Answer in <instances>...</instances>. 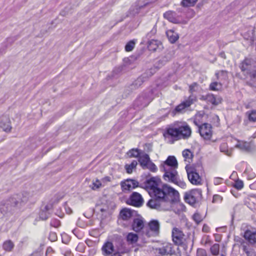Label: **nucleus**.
<instances>
[{"label": "nucleus", "mask_w": 256, "mask_h": 256, "mask_svg": "<svg viewBox=\"0 0 256 256\" xmlns=\"http://www.w3.org/2000/svg\"><path fill=\"white\" fill-rule=\"evenodd\" d=\"M223 179L220 178H215L214 180V183L215 185H218L222 183Z\"/></svg>", "instance_id": "nucleus-54"}, {"label": "nucleus", "mask_w": 256, "mask_h": 256, "mask_svg": "<svg viewBox=\"0 0 256 256\" xmlns=\"http://www.w3.org/2000/svg\"><path fill=\"white\" fill-rule=\"evenodd\" d=\"M135 46V42L134 40H130L128 42L125 46V50L126 52L132 51Z\"/></svg>", "instance_id": "nucleus-41"}, {"label": "nucleus", "mask_w": 256, "mask_h": 256, "mask_svg": "<svg viewBox=\"0 0 256 256\" xmlns=\"http://www.w3.org/2000/svg\"><path fill=\"white\" fill-rule=\"evenodd\" d=\"M236 147L239 148L242 150H245L246 152H248L250 150V146L248 144L246 143L242 144H238L236 145Z\"/></svg>", "instance_id": "nucleus-42"}, {"label": "nucleus", "mask_w": 256, "mask_h": 256, "mask_svg": "<svg viewBox=\"0 0 256 256\" xmlns=\"http://www.w3.org/2000/svg\"><path fill=\"white\" fill-rule=\"evenodd\" d=\"M156 28H154L151 31L148 33V34H146V38L148 39L152 37V36H154L156 34Z\"/></svg>", "instance_id": "nucleus-53"}, {"label": "nucleus", "mask_w": 256, "mask_h": 256, "mask_svg": "<svg viewBox=\"0 0 256 256\" xmlns=\"http://www.w3.org/2000/svg\"><path fill=\"white\" fill-rule=\"evenodd\" d=\"M216 96L212 94H208L205 96L204 100L214 105Z\"/></svg>", "instance_id": "nucleus-46"}, {"label": "nucleus", "mask_w": 256, "mask_h": 256, "mask_svg": "<svg viewBox=\"0 0 256 256\" xmlns=\"http://www.w3.org/2000/svg\"><path fill=\"white\" fill-rule=\"evenodd\" d=\"M138 164V162L136 160H133L130 164H126L124 166V168L126 170V172L128 174L132 173L133 170L136 168V166Z\"/></svg>", "instance_id": "nucleus-32"}, {"label": "nucleus", "mask_w": 256, "mask_h": 256, "mask_svg": "<svg viewBox=\"0 0 256 256\" xmlns=\"http://www.w3.org/2000/svg\"><path fill=\"white\" fill-rule=\"evenodd\" d=\"M146 74H144L142 76L138 77L132 84V88H137L140 86L144 82V78L146 77Z\"/></svg>", "instance_id": "nucleus-33"}, {"label": "nucleus", "mask_w": 256, "mask_h": 256, "mask_svg": "<svg viewBox=\"0 0 256 256\" xmlns=\"http://www.w3.org/2000/svg\"><path fill=\"white\" fill-rule=\"evenodd\" d=\"M219 198V196L218 195H214L213 197V202H214V200H216V199H217V198Z\"/></svg>", "instance_id": "nucleus-60"}, {"label": "nucleus", "mask_w": 256, "mask_h": 256, "mask_svg": "<svg viewBox=\"0 0 256 256\" xmlns=\"http://www.w3.org/2000/svg\"><path fill=\"white\" fill-rule=\"evenodd\" d=\"M150 92L142 94L135 100L134 105L139 108H143L148 105L152 100Z\"/></svg>", "instance_id": "nucleus-11"}, {"label": "nucleus", "mask_w": 256, "mask_h": 256, "mask_svg": "<svg viewBox=\"0 0 256 256\" xmlns=\"http://www.w3.org/2000/svg\"><path fill=\"white\" fill-rule=\"evenodd\" d=\"M160 180L158 177H152L146 179L144 182L140 183V187L146 190H150L154 196L158 198H164V192H174L176 194L177 190L166 184H163L162 188H158Z\"/></svg>", "instance_id": "nucleus-1"}, {"label": "nucleus", "mask_w": 256, "mask_h": 256, "mask_svg": "<svg viewBox=\"0 0 256 256\" xmlns=\"http://www.w3.org/2000/svg\"><path fill=\"white\" fill-rule=\"evenodd\" d=\"M50 225L56 228H58L60 226V222L58 220L52 219L51 220Z\"/></svg>", "instance_id": "nucleus-48"}, {"label": "nucleus", "mask_w": 256, "mask_h": 256, "mask_svg": "<svg viewBox=\"0 0 256 256\" xmlns=\"http://www.w3.org/2000/svg\"><path fill=\"white\" fill-rule=\"evenodd\" d=\"M127 154L130 158H137L140 156V150L138 148H132L128 152Z\"/></svg>", "instance_id": "nucleus-34"}, {"label": "nucleus", "mask_w": 256, "mask_h": 256, "mask_svg": "<svg viewBox=\"0 0 256 256\" xmlns=\"http://www.w3.org/2000/svg\"><path fill=\"white\" fill-rule=\"evenodd\" d=\"M202 191L198 189L192 190L184 194V198L186 202L190 205L194 204L200 198Z\"/></svg>", "instance_id": "nucleus-9"}, {"label": "nucleus", "mask_w": 256, "mask_h": 256, "mask_svg": "<svg viewBox=\"0 0 256 256\" xmlns=\"http://www.w3.org/2000/svg\"><path fill=\"white\" fill-rule=\"evenodd\" d=\"M216 76L218 79H219L220 76H222L224 79L228 78V72L226 70H220L216 73Z\"/></svg>", "instance_id": "nucleus-43"}, {"label": "nucleus", "mask_w": 256, "mask_h": 256, "mask_svg": "<svg viewBox=\"0 0 256 256\" xmlns=\"http://www.w3.org/2000/svg\"><path fill=\"white\" fill-rule=\"evenodd\" d=\"M102 254L108 256L114 252L113 244L110 242H107L104 244L102 248Z\"/></svg>", "instance_id": "nucleus-23"}, {"label": "nucleus", "mask_w": 256, "mask_h": 256, "mask_svg": "<svg viewBox=\"0 0 256 256\" xmlns=\"http://www.w3.org/2000/svg\"><path fill=\"white\" fill-rule=\"evenodd\" d=\"M49 240L52 242H55L57 240V235L56 232H51L49 235Z\"/></svg>", "instance_id": "nucleus-52"}, {"label": "nucleus", "mask_w": 256, "mask_h": 256, "mask_svg": "<svg viewBox=\"0 0 256 256\" xmlns=\"http://www.w3.org/2000/svg\"><path fill=\"white\" fill-rule=\"evenodd\" d=\"M148 226L151 231L155 234H158L160 231V223L157 220H152L149 224Z\"/></svg>", "instance_id": "nucleus-28"}, {"label": "nucleus", "mask_w": 256, "mask_h": 256, "mask_svg": "<svg viewBox=\"0 0 256 256\" xmlns=\"http://www.w3.org/2000/svg\"><path fill=\"white\" fill-rule=\"evenodd\" d=\"M138 240V236L136 234L130 232L126 236V240L130 244H133L137 242Z\"/></svg>", "instance_id": "nucleus-30"}, {"label": "nucleus", "mask_w": 256, "mask_h": 256, "mask_svg": "<svg viewBox=\"0 0 256 256\" xmlns=\"http://www.w3.org/2000/svg\"><path fill=\"white\" fill-rule=\"evenodd\" d=\"M214 100V106H216L222 102V98L220 96H216Z\"/></svg>", "instance_id": "nucleus-55"}, {"label": "nucleus", "mask_w": 256, "mask_h": 256, "mask_svg": "<svg viewBox=\"0 0 256 256\" xmlns=\"http://www.w3.org/2000/svg\"><path fill=\"white\" fill-rule=\"evenodd\" d=\"M72 212V211L71 209L70 208H68V211H67V213L70 214H71Z\"/></svg>", "instance_id": "nucleus-63"}, {"label": "nucleus", "mask_w": 256, "mask_h": 256, "mask_svg": "<svg viewBox=\"0 0 256 256\" xmlns=\"http://www.w3.org/2000/svg\"><path fill=\"white\" fill-rule=\"evenodd\" d=\"M144 221L142 218H133L132 222V229L136 232H138L140 231L144 228Z\"/></svg>", "instance_id": "nucleus-22"}, {"label": "nucleus", "mask_w": 256, "mask_h": 256, "mask_svg": "<svg viewBox=\"0 0 256 256\" xmlns=\"http://www.w3.org/2000/svg\"><path fill=\"white\" fill-rule=\"evenodd\" d=\"M182 156L184 158V160L190 163L192 162V159L193 158V154L192 152L188 149H186L183 150Z\"/></svg>", "instance_id": "nucleus-29"}, {"label": "nucleus", "mask_w": 256, "mask_h": 256, "mask_svg": "<svg viewBox=\"0 0 256 256\" xmlns=\"http://www.w3.org/2000/svg\"><path fill=\"white\" fill-rule=\"evenodd\" d=\"M167 62H165V60H162V58H161L158 62L157 64H156L155 66L157 68H160L162 67V66H164L166 64Z\"/></svg>", "instance_id": "nucleus-51"}, {"label": "nucleus", "mask_w": 256, "mask_h": 256, "mask_svg": "<svg viewBox=\"0 0 256 256\" xmlns=\"http://www.w3.org/2000/svg\"><path fill=\"white\" fill-rule=\"evenodd\" d=\"M234 240L240 244L242 250L246 253L247 256H256V252L254 249L250 246L243 239L238 238V240H236V238Z\"/></svg>", "instance_id": "nucleus-18"}, {"label": "nucleus", "mask_w": 256, "mask_h": 256, "mask_svg": "<svg viewBox=\"0 0 256 256\" xmlns=\"http://www.w3.org/2000/svg\"><path fill=\"white\" fill-rule=\"evenodd\" d=\"M198 86V84L196 82H194L190 86V92H194L196 90H194L195 87Z\"/></svg>", "instance_id": "nucleus-56"}, {"label": "nucleus", "mask_w": 256, "mask_h": 256, "mask_svg": "<svg viewBox=\"0 0 256 256\" xmlns=\"http://www.w3.org/2000/svg\"><path fill=\"white\" fill-rule=\"evenodd\" d=\"M172 55L170 52H167L166 54L162 58V60H165V62H169L172 58Z\"/></svg>", "instance_id": "nucleus-49"}, {"label": "nucleus", "mask_w": 256, "mask_h": 256, "mask_svg": "<svg viewBox=\"0 0 256 256\" xmlns=\"http://www.w3.org/2000/svg\"><path fill=\"white\" fill-rule=\"evenodd\" d=\"M202 230L204 232H208L210 230V228L207 224H204L202 226Z\"/></svg>", "instance_id": "nucleus-58"}, {"label": "nucleus", "mask_w": 256, "mask_h": 256, "mask_svg": "<svg viewBox=\"0 0 256 256\" xmlns=\"http://www.w3.org/2000/svg\"><path fill=\"white\" fill-rule=\"evenodd\" d=\"M156 250L158 254L162 256H172L176 254L173 245L170 243L164 244L162 247L157 248Z\"/></svg>", "instance_id": "nucleus-14"}, {"label": "nucleus", "mask_w": 256, "mask_h": 256, "mask_svg": "<svg viewBox=\"0 0 256 256\" xmlns=\"http://www.w3.org/2000/svg\"><path fill=\"white\" fill-rule=\"evenodd\" d=\"M93 185L96 188H98L100 186L101 183L99 180H96L95 182H93Z\"/></svg>", "instance_id": "nucleus-57"}, {"label": "nucleus", "mask_w": 256, "mask_h": 256, "mask_svg": "<svg viewBox=\"0 0 256 256\" xmlns=\"http://www.w3.org/2000/svg\"><path fill=\"white\" fill-rule=\"evenodd\" d=\"M196 100V96L194 95H190L187 100L182 102L181 104L177 106L172 111V113L173 116L178 114H182L186 112V108L190 106Z\"/></svg>", "instance_id": "nucleus-7"}, {"label": "nucleus", "mask_w": 256, "mask_h": 256, "mask_svg": "<svg viewBox=\"0 0 256 256\" xmlns=\"http://www.w3.org/2000/svg\"><path fill=\"white\" fill-rule=\"evenodd\" d=\"M31 195L29 192H24L20 194H14L6 200L4 207L0 208L4 211L8 210L11 207L16 206L18 204H24L30 200Z\"/></svg>", "instance_id": "nucleus-3"}, {"label": "nucleus", "mask_w": 256, "mask_h": 256, "mask_svg": "<svg viewBox=\"0 0 256 256\" xmlns=\"http://www.w3.org/2000/svg\"><path fill=\"white\" fill-rule=\"evenodd\" d=\"M138 9L137 8L136 9V12H134L133 14H138Z\"/></svg>", "instance_id": "nucleus-64"}, {"label": "nucleus", "mask_w": 256, "mask_h": 256, "mask_svg": "<svg viewBox=\"0 0 256 256\" xmlns=\"http://www.w3.org/2000/svg\"><path fill=\"white\" fill-rule=\"evenodd\" d=\"M220 151L222 152H224L225 154L228 156H230V153L228 152V145L226 143H222L220 146Z\"/></svg>", "instance_id": "nucleus-44"}, {"label": "nucleus", "mask_w": 256, "mask_h": 256, "mask_svg": "<svg viewBox=\"0 0 256 256\" xmlns=\"http://www.w3.org/2000/svg\"><path fill=\"white\" fill-rule=\"evenodd\" d=\"M148 47L150 50L156 51L157 50V48H158L157 40H155L152 39L151 40H148Z\"/></svg>", "instance_id": "nucleus-35"}, {"label": "nucleus", "mask_w": 256, "mask_h": 256, "mask_svg": "<svg viewBox=\"0 0 256 256\" xmlns=\"http://www.w3.org/2000/svg\"><path fill=\"white\" fill-rule=\"evenodd\" d=\"M248 120L250 122H256V110H252L246 112Z\"/></svg>", "instance_id": "nucleus-36"}, {"label": "nucleus", "mask_w": 256, "mask_h": 256, "mask_svg": "<svg viewBox=\"0 0 256 256\" xmlns=\"http://www.w3.org/2000/svg\"><path fill=\"white\" fill-rule=\"evenodd\" d=\"M52 208V205L51 204H46L43 209H42L40 212V218L42 220H46L50 216L49 210Z\"/></svg>", "instance_id": "nucleus-25"}, {"label": "nucleus", "mask_w": 256, "mask_h": 256, "mask_svg": "<svg viewBox=\"0 0 256 256\" xmlns=\"http://www.w3.org/2000/svg\"><path fill=\"white\" fill-rule=\"evenodd\" d=\"M192 218L196 224H200L203 220V218L198 212L194 213L192 216Z\"/></svg>", "instance_id": "nucleus-40"}, {"label": "nucleus", "mask_w": 256, "mask_h": 256, "mask_svg": "<svg viewBox=\"0 0 256 256\" xmlns=\"http://www.w3.org/2000/svg\"><path fill=\"white\" fill-rule=\"evenodd\" d=\"M212 126L204 123L199 126L198 132L200 136L205 140H210L212 136Z\"/></svg>", "instance_id": "nucleus-13"}, {"label": "nucleus", "mask_w": 256, "mask_h": 256, "mask_svg": "<svg viewBox=\"0 0 256 256\" xmlns=\"http://www.w3.org/2000/svg\"><path fill=\"white\" fill-rule=\"evenodd\" d=\"M178 167V163L174 156H168L166 160L164 162V164L160 166V169L168 168H177Z\"/></svg>", "instance_id": "nucleus-20"}, {"label": "nucleus", "mask_w": 256, "mask_h": 256, "mask_svg": "<svg viewBox=\"0 0 256 256\" xmlns=\"http://www.w3.org/2000/svg\"><path fill=\"white\" fill-rule=\"evenodd\" d=\"M184 235L183 232L177 228H174L172 230V238L174 243L176 246H181L184 242Z\"/></svg>", "instance_id": "nucleus-12"}, {"label": "nucleus", "mask_w": 256, "mask_h": 256, "mask_svg": "<svg viewBox=\"0 0 256 256\" xmlns=\"http://www.w3.org/2000/svg\"><path fill=\"white\" fill-rule=\"evenodd\" d=\"M179 194L177 191L176 194L174 192H164V198H158L154 196V198L150 199L146 204L150 208L158 210H168L170 208V204L174 198L178 197Z\"/></svg>", "instance_id": "nucleus-2"}, {"label": "nucleus", "mask_w": 256, "mask_h": 256, "mask_svg": "<svg viewBox=\"0 0 256 256\" xmlns=\"http://www.w3.org/2000/svg\"><path fill=\"white\" fill-rule=\"evenodd\" d=\"M140 183L133 179H127L121 182V186L123 190H130L137 187H140Z\"/></svg>", "instance_id": "nucleus-19"}, {"label": "nucleus", "mask_w": 256, "mask_h": 256, "mask_svg": "<svg viewBox=\"0 0 256 256\" xmlns=\"http://www.w3.org/2000/svg\"><path fill=\"white\" fill-rule=\"evenodd\" d=\"M0 128L4 132H10L12 129L10 121L6 116H2L0 117Z\"/></svg>", "instance_id": "nucleus-21"}, {"label": "nucleus", "mask_w": 256, "mask_h": 256, "mask_svg": "<svg viewBox=\"0 0 256 256\" xmlns=\"http://www.w3.org/2000/svg\"><path fill=\"white\" fill-rule=\"evenodd\" d=\"M138 160L144 170L148 169L152 172H156L158 170L156 166L150 160V158L147 154L144 153L140 156Z\"/></svg>", "instance_id": "nucleus-6"}, {"label": "nucleus", "mask_w": 256, "mask_h": 256, "mask_svg": "<svg viewBox=\"0 0 256 256\" xmlns=\"http://www.w3.org/2000/svg\"><path fill=\"white\" fill-rule=\"evenodd\" d=\"M160 170L164 172L163 178L166 181L174 183L182 188H185L186 183L180 179L176 168H164Z\"/></svg>", "instance_id": "nucleus-5"}, {"label": "nucleus", "mask_w": 256, "mask_h": 256, "mask_svg": "<svg viewBox=\"0 0 256 256\" xmlns=\"http://www.w3.org/2000/svg\"><path fill=\"white\" fill-rule=\"evenodd\" d=\"M242 236L244 238V240L247 241L246 244L250 246L256 244V231L246 230Z\"/></svg>", "instance_id": "nucleus-17"}, {"label": "nucleus", "mask_w": 256, "mask_h": 256, "mask_svg": "<svg viewBox=\"0 0 256 256\" xmlns=\"http://www.w3.org/2000/svg\"><path fill=\"white\" fill-rule=\"evenodd\" d=\"M143 203L144 200L142 196L137 192H132L128 201V204L136 207L141 206Z\"/></svg>", "instance_id": "nucleus-15"}, {"label": "nucleus", "mask_w": 256, "mask_h": 256, "mask_svg": "<svg viewBox=\"0 0 256 256\" xmlns=\"http://www.w3.org/2000/svg\"><path fill=\"white\" fill-rule=\"evenodd\" d=\"M194 124L196 126H198V128H199V126H201V125H199V124H198V122L196 120H194Z\"/></svg>", "instance_id": "nucleus-62"}, {"label": "nucleus", "mask_w": 256, "mask_h": 256, "mask_svg": "<svg viewBox=\"0 0 256 256\" xmlns=\"http://www.w3.org/2000/svg\"><path fill=\"white\" fill-rule=\"evenodd\" d=\"M167 62H165V60H162V58H161L158 62L157 64H156L155 66L157 68H160L162 67V66H164L166 64Z\"/></svg>", "instance_id": "nucleus-50"}, {"label": "nucleus", "mask_w": 256, "mask_h": 256, "mask_svg": "<svg viewBox=\"0 0 256 256\" xmlns=\"http://www.w3.org/2000/svg\"><path fill=\"white\" fill-rule=\"evenodd\" d=\"M240 68L246 76L256 70V61L252 58H246L240 64Z\"/></svg>", "instance_id": "nucleus-8"}, {"label": "nucleus", "mask_w": 256, "mask_h": 256, "mask_svg": "<svg viewBox=\"0 0 256 256\" xmlns=\"http://www.w3.org/2000/svg\"><path fill=\"white\" fill-rule=\"evenodd\" d=\"M198 0H182L181 4L184 7L194 6Z\"/></svg>", "instance_id": "nucleus-39"}, {"label": "nucleus", "mask_w": 256, "mask_h": 256, "mask_svg": "<svg viewBox=\"0 0 256 256\" xmlns=\"http://www.w3.org/2000/svg\"><path fill=\"white\" fill-rule=\"evenodd\" d=\"M210 252L212 255L217 256L220 252V245L218 244H214L210 248Z\"/></svg>", "instance_id": "nucleus-37"}, {"label": "nucleus", "mask_w": 256, "mask_h": 256, "mask_svg": "<svg viewBox=\"0 0 256 256\" xmlns=\"http://www.w3.org/2000/svg\"><path fill=\"white\" fill-rule=\"evenodd\" d=\"M138 216L137 212L128 208H122L119 214V219L127 221Z\"/></svg>", "instance_id": "nucleus-16"}, {"label": "nucleus", "mask_w": 256, "mask_h": 256, "mask_svg": "<svg viewBox=\"0 0 256 256\" xmlns=\"http://www.w3.org/2000/svg\"><path fill=\"white\" fill-rule=\"evenodd\" d=\"M166 34L169 41L172 44L174 43L179 38L178 34L172 30H167Z\"/></svg>", "instance_id": "nucleus-27"}, {"label": "nucleus", "mask_w": 256, "mask_h": 256, "mask_svg": "<svg viewBox=\"0 0 256 256\" xmlns=\"http://www.w3.org/2000/svg\"><path fill=\"white\" fill-rule=\"evenodd\" d=\"M164 17L172 23L178 24L180 22V20L176 17V13L173 11L166 12L164 14Z\"/></svg>", "instance_id": "nucleus-24"}, {"label": "nucleus", "mask_w": 256, "mask_h": 256, "mask_svg": "<svg viewBox=\"0 0 256 256\" xmlns=\"http://www.w3.org/2000/svg\"><path fill=\"white\" fill-rule=\"evenodd\" d=\"M233 186L238 190H240L244 187V182L242 180H238L235 182Z\"/></svg>", "instance_id": "nucleus-45"}, {"label": "nucleus", "mask_w": 256, "mask_h": 256, "mask_svg": "<svg viewBox=\"0 0 256 256\" xmlns=\"http://www.w3.org/2000/svg\"><path fill=\"white\" fill-rule=\"evenodd\" d=\"M196 256H207L208 253L206 250L198 248L196 250Z\"/></svg>", "instance_id": "nucleus-47"}, {"label": "nucleus", "mask_w": 256, "mask_h": 256, "mask_svg": "<svg viewBox=\"0 0 256 256\" xmlns=\"http://www.w3.org/2000/svg\"><path fill=\"white\" fill-rule=\"evenodd\" d=\"M186 170L189 181L193 184H200L202 180L199 174L196 172V168L194 166H186Z\"/></svg>", "instance_id": "nucleus-10"}, {"label": "nucleus", "mask_w": 256, "mask_h": 256, "mask_svg": "<svg viewBox=\"0 0 256 256\" xmlns=\"http://www.w3.org/2000/svg\"><path fill=\"white\" fill-rule=\"evenodd\" d=\"M222 88V84L220 82H212L210 85V90H219Z\"/></svg>", "instance_id": "nucleus-38"}, {"label": "nucleus", "mask_w": 256, "mask_h": 256, "mask_svg": "<svg viewBox=\"0 0 256 256\" xmlns=\"http://www.w3.org/2000/svg\"><path fill=\"white\" fill-rule=\"evenodd\" d=\"M111 256H122L119 252H114Z\"/></svg>", "instance_id": "nucleus-59"}, {"label": "nucleus", "mask_w": 256, "mask_h": 256, "mask_svg": "<svg viewBox=\"0 0 256 256\" xmlns=\"http://www.w3.org/2000/svg\"><path fill=\"white\" fill-rule=\"evenodd\" d=\"M166 133L171 137L178 140L188 138L191 136L192 131L188 124H182L178 128H168L166 130Z\"/></svg>", "instance_id": "nucleus-4"}, {"label": "nucleus", "mask_w": 256, "mask_h": 256, "mask_svg": "<svg viewBox=\"0 0 256 256\" xmlns=\"http://www.w3.org/2000/svg\"><path fill=\"white\" fill-rule=\"evenodd\" d=\"M220 56H221L222 58H226V55H225V54H224V52H221V53L220 54Z\"/></svg>", "instance_id": "nucleus-61"}, {"label": "nucleus", "mask_w": 256, "mask_h": 256, "mask_svg": "<svg viewBox=\"0 0 256 256\" xmlns=\"http://www.w3.org/2000/svg\"><path fill=\"white\" fill-rule=\"evenodd\" d=\"M247 78V84L252 87L256 88V70H253L246 76Z\"/></svg>", "instance_id": "nucleus-26"}, {"label": "nucleus", "mask_w": 256, "mask_h": 256, "mask_svg": "<svg viewBox=\"0 0 256 256\" xmlns=\"http://www.w3.org/2000/svg\"><path fill=\"white\" fill-rule=\"evenodd\" d=\"M14 244L10 240L5 241L2 245L3 249L6 252H10L14 248Z\"/></svg>", "instance_id": "nucleus-31"}]
</instances>
